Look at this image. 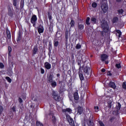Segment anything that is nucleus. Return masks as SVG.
I'll list each match as a JSON object with an SVG mask.
<instances>
[{
	"instance_id": "nucleus-1",
	"label": "nucleus",
	"mask_w": 126,
	"mask_h": 126,
	"mask_svg": "<svg viewBox=\"0 0 126 126\" xmlns=\"http://www.w3.org/2000/svg\"><path fill=\"white\" fill-rule=\"evenodd\" d=\"M54 75L50 74L47 76V82L50 83L52 88H55L57 87V82L55 80H53Z\"/></svg>"
},
{
	"instance_id": "nucleus-2",
	"label": "nucleus",
	"mask_w": 126,
	"mask_h": 126,
	"mask_svg": "<svg viewBox=\"0 0 126 126\" xmlns=\"http://www.w3.org/2000/svg\"><path fill=\"white\" fill-rule=\"evenodd\" d=\"M100 25L104 32H108V31L109 30V26H108V23H107L106 21L102 20L101 21Z\"/></svg>"
},
{
	"instance_id": "nucleus-3",
	"label": "nucleus",
	"mask_w": 126,
	"mask_h": 126,
	"mask_svg": "<svg viewBox=\"0 0 126 126\" xmlns=\"http://www.w3.org/2000/svg\"><path fill=\"white\" fill-rule=\"evenodd\" d=\"M92 70L91 68H90V67H89L88 66H86L84 68V72L85 73V76L86 78H89L90 77V72H91Z\"/></svg>"
},
{
	"instance_id": "nucleus-4",
	"label": "nucleus",
	"mask_w": 126,
	"mask_h": 126,
	"mask_svg": "<svg viewBox=\"0 0 126 126\" xmlns=\"http://www.w3.org/2000/svg\"><path fill=\"white\" fill-rule=\"evenodd\" d=\"M66 119L71 126H75V125L74 124V121H73V119L71 118L70 116L69 115H66Z\"/></svg>"
},
{
	"instance_id": "nucleus-5",
	"label": "nucleus",
	"mask_w": 126,
	"mask_h": 126,
	"mask_svg": "<svg viewBox=\"0 0 126 126\" xmlns=\"http://www.w3.org/2000/svg\"><path fill=\"white\" fill-rule=\"evenodd\" d=\"M101 9L104 13H106L108 11V6L106 4H102L101 5Z\"/></svg>"
},
{
	"instance_id": "nucleus-6",
	"label": "nucleus",
	"mask_w": 126,
	"mask_h": 126,
	"mask_svg": "<svg viewBox=\"0 0 126 126\" xmlns=\"http://www.w3.org/2000/svg\"><path fill=\"white\" fill-rule=\"evenodd\" d=\"M53 98L54 100L57 101L58 102H60L62 99L60 98V95L59 94H56V93H54L53 94Z\"/></svg>"
},
{
	"instance_id": "nucleus-7",
	"label": "nucleus",
	"mask_w": 126,
	"mask_h": 126,
	"mask_svg": "<svg viewBox=\"0 0 126 126\" xmlns=\"http://www.w3.org/2000/svg\"><path fill=\"white\" fill-rule=\"evenodd\" d=\"M31 23L37 22V16L33 15L31 19Z\"/></svg>"
},
{
	"instance_id": "nucleus-8",
	"label": "nucleus",
	"mask_w": 126,
	"mask_h": 126,
	"mask_svg": "<svg viewBox=\"0 0 126 126\" xmlns=\"http://www.w3.org/2000/svg\"><path fill=\"white\" fill-rule=\"evenodd\" d=\"M44 67L46 68V69H51V67H52V65L48 62H46L44 63Z\"/></svg>"
},
{
	"instance_id": "nucleus-9",
	"label": "nucleus",
	"mask_w": 126,
	"mask_h": 126,
	"mask_svg": "<svg viewBox=\"0 0 126 126\" xmlns=\"http://www.w3.org/2000/svg\"><path fill=\"white\" fill-rule=\"evenodd\" d=\"M107 59H108V55L107 54H102L101 55V61L102 62H105Z\"/></svg>"
},
{
	"instance_id": "nucleus-10",
	"label": "nucleus",
	"mask_w": 126,
	"mask_h": 126,
	"mask_svg": "<svg viewBox=\"0 0 126 126\" xmlns=\"http://www.w3.org/2000/svg\"><path fill=\"white\" fill-rule=\"evenodd\" d=\"M38 32L39 34L44 32V27L42 25H40L38 29Z\"/></svg>"
},
{
	"instance_id": "nucleus-11",
	"label": "nucleus",
	"mask_w": 126,
	"mask_h": 126,
	"mask_svg": "<svg viewBox=\"0 0 126 126\" xmlns=\"http://www.w3.org/2000/svg\"><path fill=\"white\" fill-rule=\"evenodd\" d=\"M73 96H74V99L75 100H76V101H77V100H79V95H78V92H75L74 93Z\"/></svg>"
},
{
	"instance_id": "nucleus-12",
	"label": "nucleus",
	"mask_w": 126,
	"mask_h": 126,
	"mask_svg": "<svg viewBox=\"0 0 126 126\" xmlns=\"http://www.w3.org/2000/svg\"><path fill=\"white\" fill-rule=\"evenodd\" d=\"M62 112L63 113H68L69 114H71L72 110L70 108H66V109H63Z\"/></svg>"
},
{
	"instance_id": "nucleus-13",
	"label": "nucleus",
	"mask_w": 126,
	"mask_h": 126,
	"mask_svg": "<svg viewBox=\"0 0 126 126\" xmlns=\"http://www.w3.org/2000/svg\"><path fill=\"white\" fill-rule=\"evenodd\" d=\"M8 15H9V16H10V17H12V16H13V11H12V10H11V8H9L8 9Z\"/></svg>"
},
{
	"instance_id": "nucleus-14",
	"label": "nucleus",
	"mask_w": 126,
	"mask_h": 126,
	"mask_svg": "<svg viewBox=\"0 0 126 126\" xmlns=\"http://www.w3.org/2000/svg\"><path fill=\"white\" fill-rule=\"evenodd\" d=\"M91 20L93 24H97V23H98L99 22L95 17H92Z\"/></svg>"
},
{
	"instance_id": "nucleus-15",
	"label": "nucleus",
	"mask_w": 126,
	"mask_h": 126,
	"mask_svg": "<svg viewBox=\"0 0 126 126\" xmlns=\"http://www.w3.org/2000/svg\"><path fill=\"white\" fill-rule=\"evenodd\" d=\"M109 86L111 87V88H113V89H116V84H115L113 82H110L109 84Z\"/></svg>"
},
{
	"instance_id": "nucleus-16",
	"label": "nucleus",
	"mask_w": 126,
	"mask_h": 126,
	"mask_svg": "<svg viewBox=\"0 0 126 126\" xmlns=\"http://www.w3.org/2000/svg\"><path fill=\"white\" fill-rule=\"evenodd\" d=\"M7 37L8 39H10L11 38V34L10 33V31L8 29H6Z\"/></svg>"
},
{
	"instance_id": "nucleus-17",
	"label": "nucleus",
	"mask_w": 126,
	"mask_h": 126,
	"mask_svg": "<svg viewBox=\"0 0 126 126\" xmlns=\"http://www.w3.org/2000/svg\"><path fill=\"white\" fill-rule=\"evenodd\" d=\"M79 76L80 77V80L82 81L84 79V76H83V74H82V72L79 71Z\"/></svg>"
},
{
	"instance_id": "nucleus-18",
	"label": "nucleus",
	"mask_w": 126,
	"mask_h": 126,
	"mask_svg": "<svg viewBox=\"0 0 126 126\" xmlns=\"http://www.w3.org/2000/svg\"><path fill=\"white\" fill-rule=\"evenodd\" d=\"M82 112H83V108L82 107L79 106L78 107V112L79 115H81V114H82Z\"/></svg>"
},
{
	"instance_id": "nucleus-19",
	"label": "nucleus",
	"mask_w": 126,
	"mask_h": 126,
	"mask_svg": "<svg viewBox=\"0 0 126 126\" xmlns=\"http://www.w3.org/2000/svg\"><path fill=\"white\" fill-rule=\"evenodd\" d=\"M37 52H38V47H37L36 46H34L33 49V55H36V54H37Z\"/></svg>"
},
{
	"instance_id": "nucleus-20",
	"label": "nucleus",
	"mask_w": 126,
	"mask_h": 126,
	"mask_svg": "<svg viewBox=\"0 0 126 126\" xmlns=\"http://www.w3.org/2000/svg\"><path fill=\"white\" fill-rule=\"evenodd\" d=\"M118 21H119V18H118L117 17L113 18L112 20L113 23H116V22H118Z\"/></svg>"
},
{
	"instance_id": "nucleus-21",
	"label": "nucleus",
	"mask_w": 126,
	"mask_h": 126,
	"mask_svg": "<svg viewBox=\"0 0 126 126\" xmlns=\"http://www.w3.org/2000/svg\"><path fill=\"white\" fill-rule=\"evenodd\" d=\"M53 49V46H52V43L50 42L48 45V50L49 52H51Z\"/></svg>"
},
{
	"instance_id": "nucleus-22",
	"label": "nucleus",
	"mask_w": 126,
	"mask_h": 126,
	"mask_svg": "<svg viewBox=\"0 0 126 126\" xmlns=\"http://www.w3.org/2000/svg\"><path fill=\"white\" fill-rule=\"evenodd\" d=\"M89 21H90V18L87 17L86 20V24H87V25H90V22H89Z\"/></svg>"
},
{
	"instance_id": "nucleus-23",
	"label": "nucleus",
	"mask_w": 126,
	"mask_h": 126,
	"mask_svg": "<svg viewBox=\"0 0 126 126\" xmlns=\"http://www.w3.org/2000/svg\"><path fill=\"white\" fill-rule=\"evenodd\" d=\"M52 122L53 123V124H56L57 122V118H56L55 116H52Z\"/></svg>"
},
{
	"instance_id": "nucleus-24",
	"label": "nucleus",
	"mask_w": 126,
	"mask_h": 126,
	"mask_svg": "<svg viewBox=\"0 0 126 126\" xmlns=\"http://www.w3.org/2000/svg\"><path fill=\"white\" fill-rule=\"evenodd\" d=\"M20 7L21 8H23L24 6V0H21V3H20Z\"/></svg>"
},
{
	"instance_id": "nucleus-25",
	"label": "nucleus",
	"mask_w": 126,
	"mask_h": 126,
	"mask_svg": "<svg viewBox=\"0 0 126 126\" xmlns=\"http://www.w3.org/2000/svg\"><path fill=\"white\" fill-rule=\"evenodd\" d=\"M79 30H83L84 29V26L83 25H79Z\"/></svg>"
},
{
	"instance_id": "nucleus-26",
	"label": "nucleus",
	"mask_w": 126,
	"mask_h": 126,
	"mask_svg": "<svg viewBox=\"0 0 126 126\" xmlns=\"http://www.w3.org/2000/svg\"><path fill=\"white\" fill-rule=\"evenodd\" d=\"M121 107H122L121 103L118 102L116 105V109H117V110H120Z\"/></svg>"
},
{
	"instance_id": "nucleus-27",
	"label": "nucleus",
	"mask_w": 126,
	"mask_h": 126,
	"mask_svg": "<svg viewBox=\"0 0 126 126\" xmlns=\"http://www.w3.org/2000/svg\"><path fill=\"white\" fill-rule=\"evenodd\" d=\"M75 24V22H74V21L72 20L70 22V27H74Z\"/></svg>"
},
{
	"instance_id": "nucleus-28",
	"label": "nucleus",
	"mask_w": 126,
	"mask_h": 126,
	"mask_svg": "<svg viewBox=\"0 0 126 126\" xmlns=\"http://www.w3.org/2000/svg\"><path fill=\"white\" fill-rule=\"evenodd\" d=\"M87 125L89 126H93V122L91 120H89V122L87 123Z\"/></svg>"
},
{
	"instance_id": "nucleus-29",
	"label": "nucleus",
	"mask_w": 126,
	"mask_h": 126,
	"mask_svg": "<svg viewBox=\"0 0 126 126\" xmlns=\"http://www.w3.org/2000/svg\"><path fill=\"white\" fill-rule=\"evenodd\" d=\"M117 33H118V37L119 38H120L121 36H122V32H121V31L117 30H116Z\"/></svg>"
},
{
	"instance_id": "nucleus-30",
	"label": "nucleus",
	"mask_w": 126,
	"mask_h": 126,
	"mask_svg": "<svg viewBox=\"0 0 126 126\" xmlns=\"http://www.w3.org/2000/svg\"><path fill=\"white\" fill-rule=\"evenodd\" d=\"M68 31H66L65 32V39H66V41H67V40H68Z\"/></svg>"
},
{
	"instance_id": "nucleus-31",
	"label": "nucleus",
	"mask_w": 126,
	"mask_h": 126,
	"mask_svg": "<svg viewBox=\"0 0 126 126\" xmlns=\"http://www.w3.org/2000/svg\"><path fill=\"white\" fill-rule=\"evenodd\" d=\"M36 126H44L43 125V124H42L40 121H37L36 122Z\"/></svg>"
},
{
	"instance_id": "nucleus-32",
	"label": "nucleus",
	"mask_w": 126,
	"mask_h": 126,
	"mask_svg": "<svg viewBox=\"0 0 126 126\" xmlns=\"http://www.w3.org/2000/svg\"><path fill=\"white\" fill-rule=\"evenodd\" d=\"M54 45L55 47H58L59 46V41L54 40Z\"/></svg>"
},
{
	"instance_id": "nucleus-33",
	"label": "nucleus",
	"mask_w": 126,
	"mask_h": 126,
	"mask_svg": "<svg viewBox=\"0 0 126 126\" xmlns=\"http://www.w3.org/2000/svg\"><path fill=\"white\" fill-rule=\"evenodd\" d=\"M5 79L7 80L8 82H9V83H11V79H10L9 77H6Z\"/></svg>"
},
{
	"instance_id": "nucleus-34",
	"label": "nucleus",
	"mask_w": 126,
	"mask_h": 126,
	"mask_svg": "<svg viewBox=\"0 0 126 126\" xmlns=\"http://www.w3.org/2000/svg\"><path fill=\"white\" fill-rule=\"evenodd\" d=\"M81 45H80L79 43L76 45V49L79 50V49H81Z\"/></svg>"
},
{
	"instance_id": "nucleus-35",
	"label": "nucleus",
	"mask_w": 126,
	"mask_h": 126,
	"mask_svg": "<svg viewBox=\"0 0 126 126\" xmlns=\"http://www.w3.org/2000/svg\"><path fill=\"white\" fill-rule=\"evenodd\" d=\"M118 12L119 13V14H123L124 13V10H123V9H119L118 10Z\"/></svg>"
},
{
	"instance_id": "nucleus-36",
	"label": "nucleus",
	"mask_w": 126,
	"mask_h": 126,
	"mask_svg": "<svg viewBox=\"0 0 126 126\" xmlns=\"http://www.w3.org/2000/svg\"><path fill=\"white\" fill-rule=\"evenodd\" d=\"M92 7L95 8V7H97V3L96 2H93L92 3Z\"/></svg>"
},
{
	"instance_id": "nucleus-37",
	"label": "nucleus",
	"mask_w": 126,
	"mask_h": 126,
	"mask_svg": "<svg viewBox=\"0 0 126 126\" xmlns=\"http://www.w3.org/2000/svg\"><path fill=\"white\" fill-rule=\"evenodd\" d=\"M116 66L117 68H121V67H122V65H121V63H117Z\"/></svg>"
},
{
	"instance_id": "nucleus-38",
	"label": "nucleus",
	"mask_w": 126,
	"mask_h": 126,
	"mask_svg": "<svg viewBox=\"0 0 126 126\" xmlns=\"http://www.w3.org/2000/svg\"><path fill=\"white\" fill-rule=\"evenodd\" d=\"M94 110H95V111L96 112V113H97L98 111H99V107L95 106L94 107Z\"/></svg>"
},
{
	"instance_id": "nucleus-39",
	"label": "nucleus",
	"mask_w": 126,
	"mask_h": 126,
	"mask_svg": "<svg viewBox=\"0 0 126 126\" xmlns=\"http://www.w3.org/2000/svg\"><path fill=\"white\" fill-rule=\"evenodd\" d=\"M15 10L17 12H18V11H19V8H18V7H17V6H16V5L15 6Z\"/></svg>"
},
{
	"instance_id": "nucleus-40",
	"label": "nucleus",
	"mask_w": 126,
	"mask_h": 126,
	"mask_svg": "<svg viewBox=\"0 0 126 126\" xmlns=\"http://www.w3.org/2000/svg\"><path fill=\"white\" fill-rule=\"evenodd\" d=\"M114 120H115V118L111 117L110 118L109 122H110L111 123H112V122H114Z\"/></svg>"
},
{
	"instance_id": "nucleus-41",
	"label": "nucleus",
	"mask_w": 126,
	"mask_h": 126,
	"mask_svg": "<svg viewBox=\"0 0 126 126\" xmlns=\"http://www.w3.org/2000/svg\"><path fill=\"white\" fill-rule=\"evenodd\" d=\"M99 124L100 125V126H105V125L104 124V123H103V122H102V121H99Z\"/></svg>"
},
{
	"instance_id": "nucleus-42",
	"label": "nucleus",
	"mask_w": 126,
	"mask_h": 126,
	"mask_svg": "<svg viewBox=\"0 0 126 126\" xmlns=\"http://www.w3.org/2000/svg\"><path fill=\"white\" fill-rule=\"evenodd\" d=\"M13 0V5L14 6H16L17 5V0Z\"/></svg>"
},
{
	"instance_id": "nucleus-43",
	"label": "nucleus",
	"mask_w": 126,
	"mask_h": 126,
	"mask_svg": "<svg viewBox=\"0 0 126 126\" xmlns=\"http://www.w3.org/2000/svg\"><path fill=\"white\" fill-rule=\"evenodd\" d=\"M123 87L124 88V89H126V84L125 82H123Z\"/></svg>"
},
{
	"instance_id": "nucleus-44",
	"label": "nucleus",
	"mask_w": 126,
	"mask_h": 126,
	"mask_svg": "<svg viewBox=\"0 0 126 126\" xmlns=\"http://www.w3.org/2000/svg\"><path fill=\"white\" fill-rule=\"evenodd\" d=\"M8 51H9V55H10V53H11V47L10 46L8 47Z\"/></svg>"
},
{
	"instance_id": "nucleus-45",
	"label": "nucleus",
	"mask_w": 126,
	"mask_h": 126,
	"mask_svg": "<svg viewBox=\"0 0 126 126\" xmlns=\"http://www.w3.org/2000/svg\"><path fill=\"white\" fill-rule=\"evenodd\" d=\"M4 67V65L2 63H0V68H3Z\"/></svg>"
},
{
	"instance_id": "nucleus-46",
	"label": "nucleus",
	"mask_w": 126,
	"mask_h": 126,
	"mask_svg": "<svg viewBox=\"0 0 126 126\" xmlns=\"http://www.w3.org/2000/svg\"><path fill=\"white\" fill-rule=\"evenodd\" d=\"M41 73H42V74L45 73V70H44V69L41 68Z\"/></svg>"
},
{
	"instance_id": "nucleus-47",
	"label": "nucleus",
	"mask_w": 126,
	"mask_h": 126,
	"mask_svg": "<svg viewBox=\"0 0 126 126\" xmlns=\"http://www.w3.org/2000/svg\"><path fill=\"white\" fill-rule=\"evenodd\" d=\"M18 101H19V103H22V102H23L22 98H21L20 97L19 98Z\"/></svg>"
},
{
	"instance_id": "nucleus-48",
	"label": "nucleus",
	"mask_w": 126,
	"mask_h": 126,
	"mask_svg": "<svg viewBox=\"0 0 126 126\" xmlns=\"http://www.w3.org/2000/svg\"><path fill=\"white\" fill-rule=\"evenodd\" d=\"M3 109H2V106H0V115L2 112Z\"/></svg>"
},
{
	"instance_id": "nucleus-49",
	"label": "nucleus",
	"mask_w": 126,
	"mask_h": 126,
	"mask_svg": "<svg viewBox=\"0 0 126 126\" xmlns=\"http://www.w3.org/2000/svg\"><path fill=\"white\" fill-rule=\"evenodd\" d=\"M12 110L13 112H15L16 110V108L13 106L12 108Z\"/></svg>"
},
{
	"instance_id": "nucleus-50",
	"label": "nucleus",
	"mask_w": 126,
	"mask_h": 126,
	"mask_svg": "<svg viewBox=\"0 0 126 126\" xmlns=\"http://www.w3.org/2000/svg\"><path fill=\"white\" fill-rule=\"evenodd\" d=\"M108 107L109 108H112V104H111V102L108 103Z\"/></svg>"
},
{
	"instance_id": "nucleus-51",
	"label": "nucleus",
	"mask_w": 126,
	"mask_h": 126,
	"mask_svg": "<svg viewBox=\"0 0 126 126\" xmlns=\"http://www.w3.org/2000/svg\"><path fill=\"white\" fill-rule=\"evenodd\" d=\"M21 39V37H20V35H19L18 37V39H17V41H20V39Z\"/></svg>"
},
{
	"instance_id": "nucleus-52",
	"label": "nucleus",
	"mask_w": 126,
	"mask_h": 126,
	"mask_svg": "<svg viewBox=\"0 0 126 126\" xmlns=\"http://www.w3.org/2000/svg\"><path fill=\"white\" fill-rule=\"evenodd\" d=\"M32 24H33V27H35V26H36V22L32 23Z\"/></svg>"
},
{
	"instance_id": "nucleus-53",
	"label": "nucleus",
	"mask_w": 126,
	"mask_h": 126,
	"mask_svg": "<svg viewBox=\"0 0 126 126\" xmlns=\"http://www.w3.org/2000/svg\"><path fill=\"white\" fill-rule=\"evenodd\" d=\"M101 71L102 72H105V71H106V70L105 69H102Z\"/></svg>"
},
{
	"instance_id": "nucleus-54",
	"label": "nucleus",
	"mask_w": 126,
	"mask_h": 126,
	"mask_svg": "<svg viewBox=\"0 0 126 126\" xmlns=\"http://www.w3.org/2000/svg\"><path fill=\"white\" fill-rule=\"evenodd\" d=\"M60 76H61V75L59 73L57 74V77H60Z\"/></svg>"
},
{
	"instance_id": "nucleus-55",
	"label": "nucleus",
	"mask_w": 126,
	"mask_h": 126,
	"mask_svg": "<svg viewBox=\"0 0 126 126\" xmlns=\"http://www.w3.org/2000/svg\"><path fill=\"white\" fill-rule=\"evenodd\" d=\"M116 1H117V2H120L122 1V0H116Z\"/></svg>"
},
{
	"instance_id": "nucleus-56",
	"label": "nucleus",
	"mask_w": 126,
	"mask_h": 126,
	"mask_svg": "<svg viewBox=\"0 0 126 126\" xmlns=\"http://www.w3.org/2000/svg\"><path fill=\"white\" fill-rule=\"evenodd\" d=\"M78 64L79 65H80H80H81V64L80 63H78Z\"/></svg>"
},
{
	"instance_id": "nucleus-57",
	"label": "nucleus",
	"mask_w": 126,
	"mask_h": 126,
	"mask_svg": "<svg viewBox=\"0 0 126 126\" xmlns=\"http://www.w3.org/2000/svg\"><path fill=\"white\" fill-rule=\"evenodd\" d=\"M107 74H108V75H110V76L112 75V74L111 73Z\"/></svg>"
},
{
	"instance_id": "nucleus-58",
	"label": "nucleus",
	"mask_w": 126,
	"mask_h": 126,
	"mask_svg": "<svg viewBox=\"0 0 126 126\" xmlns=\"http://www.w3.org/2000/svg\"><path fill=\"white\" fill-rule=\"evenodd\" d=\"M52 18H51V17H49V19H51Z\"/></svg>"
},
{
	"instance_id": "nucleus-59",
	"label": "nucleus",
	"mask_w": 126,
	"mask_h": 126,
	"mask_svg": "<svg viewBox=\"0 0 126 126\" xmlns=\"http://www.w3.org/2000/svg\"><path fill=\"white\" fill-rule=\"evenodd\" d=\"M105 63L108 64V62H106Z\"/></svg>"
}]
</instances>
